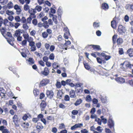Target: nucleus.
I'll return each mask as SVG.
<instances>
[{"mask_svg": "<svg viewBox=\"0 0 133 133\" xmlns=\"http://www.w3.org/2000/svg\"><path fill=\"white\" fill-rule=\"evenodd\" d=\"M108 125L109 127L110 128H113V131H115V129L114 126L115 123L114 121L112 119L111 116H110L109 118L108 121Z\"/></svg>", "mask_w": 133, "mask_h": 133, "instance_id": "obj_1", "label": "nucleus"}, {"mask_svg": "<svg viewBox=\"0 0 133 133\" xmlns=\"http://www.w3.org/2000/svg\"><path fill=\"white\" fill-rule=\"evenodd\" d=\"M24 31L22 30L19 29L16 31L14 34V36L15 38L19 37L20 36L21 34L24 33Z\"/></svg>", "mask_w": 133, "mask_h": 133, "instance_id": "obj_2", "label": "nucleus"}, {"mask_svg": "<svg viewBox=\"0 0 133 133\" xmlns=\"http://www.w3.org/2000/svg\"><path fill=\"white\" fill-rule=\"evenodd\" d=\"M14 9L16 10V13L17 15L20 14L22 11L21 7L17 4H15L14 6Z\"/></svg>", "mask_w": 133, "mask_h": 133, "instance_id": "obj_3", "label": "nucleus"}, {"mask_svg": "<svg viewBox=\"0 0 133 133\" xmlns=\"http://www.w3.org/2000/svg\"><path fill=\"white\" fill-rule=\"evenodd\" d=\"M125 28L122 25H119L118 28V31L120 34H123L125 32Z\"/></svg>", "mask_w": 133, "mask_h": 133, "instance_id": "obj_4", "label": "nucleus"}, {"mask_svg": "<svg viewBox=\"0 0 133 133\" xmlns=\"http://www.w3.org/2000/svg\"><path fill=\"white\" fill-rule=\"evenodd\" d=\"M49 82V80L48 79H43L40 82L39 85V87L44 86L48 83Z\"/></svg>", "mask_w": 133, "mask_h": 133, "instance_id": "obj_5", "label": "nucleus"}, {"mask_svg": "<svg viewBox=\"0 0 133 133\" xmlns=\"http://www.w3.org/2000/svg\"><path fill=\"white\" fill-rule=\"evenodd\" d=\"M35 43L34 42L29 43V45L31 47L30 49L31 51L34 52L36 50V47L35 45Z\"/></svg>", "mask_w": 133, "mask_h": 133, "instance_id": "obj_6", "label": "nucleus"}, {"mask_svg": "<svg viewBox=\"0 0 133 133\" xmlns=\"http://www.w3.org/2000/svg\"><path fill=\"white\" fill-rule=\"evenodd\" d=\"M121 65H124L125 67L124 68H130L132 66V65L128 61H125L123 63H122L121 64Z\"/></svg>", "mask_w": 133, "mask_h": 133, "instance_id": "obj_7", "label": "nucleus"}, {"mask_svg": "<svg viewBox=\"0 0 133 133\" xmlns=\"http://www.w3.org/2000/svg\"><path fill=\"white\" fill-rule=\"evenodd\" d=\"M46 94L47 95L48 97L50 99H51L52 98L54 95L53 92L52 91H46Z\"/></svg>", "mask_w": 133, "mask_h": 133, "instance_id": "obj_8", "label": "nucleus"}, {"mask_svg": "<svg viewBox=\"0 0 133 133\" xmlns=\"http://www.w3.org/2000/svg\"><path fill=\"white\" fill-rule=\"evenodd\" d=\"M116 81L118 83H123L125 82V80L122 77H118L116 78Z\"/></svg>", "mask_w": 133, "mask_h": 133, "instance_id": "obj_9", "label": "nucleus"}, {"mask_svg": "<svg viewBox=\"0 0 133 133\" xmlns=\"http://www.w3.org/2000/svg\"><path fill=\"white\" fill-rule=\"evenodd\" d=\"M46 105L45 102L44 101H42L40 104V107L42 111L44 110Z\"/></svg>", "mask_w": 133, "mask_h": 133, "instance_id": "obj_10", "label": "nucleus"}, {"mask_svg": "<svg viewBox=\"0 0 133 133\" xmlns=\"http://www.w3.org/2000/svg\"><path fill=\"white\" fill-rule=\"evenodd\" d=\"M43 127L40 123H38L36 126L38 132L40 131L43 128Z\"/></svg>", "mask_w": 133, "mask_h": 133, "instance_id": "obj_11", "label": "nucleus"}, {"mask_svg": "<svg viewBox=\"0 0 133 133\" xmlns=\"http://www.w3.org/2000/svg\"><path fill=\"white\" fill-rule=\"evenodd\" d=\"M13 121L17 127L19 126V125H17L16 124V123L17 122L18 120V116L16 115H14V117L13 118Z\"/></svg>", "mask_w": 133, "mask_h": 133, "instance_id": "obj_12", "label": "nucleus"}, {"mask_svg": "<svg viewBox=\"0 0 133 133\" xmlns=\"http://www.w3.org/2000/svg\"><path fill=\"white\" fill-rule=\"evenodd\" d=\"M31 117L30 115L29 114H24L22 117V119L24 121H25L28 118H30Z\"/></svg>", "mask_w": 133, "mask_h": 133, "instance_id": "obj_13", "label": "nucleus"}, {"mask_svg": "<svg viewBox=\"0 0 133 133\" xmlns=\"http://www.w3.org/2000/svg\"><path fill=\"white\" fill-rule=\"evenodd\" d=\"M49 71L48 68L47 67H45L42 73L43 75L45 76H47L49 74Z\"/></svg>", "mask_w": 133, "mask_h": 133, "instance_id": "obj_14", "label": "nucleus"}, {"mask_svg": "<svg viewBox=\"0 0 133 133\" xmlns=\"http://www.w3.org/2000/svg\"><path fill=\"white\" fill-rule=\"evenodd\" d=\"M70 97L72 98H74L76 96L74 90H71L70 92Z\"/></svg>", "mask_w": 133, "mask_h": 133, "instance_id": "obj_15", "label": "nucleus"}, {"mask_svg": "<svg viewBox=\"0 0 133 133\" xmlns=\"http://www.w3.org/2000/svg\"><path fill=\"white\" fill-rule=\"evenodd\" d=\"M127 52L128 55L130 57L133 56V49H130L127 51Z\"/></svg>", "mask_w": 133, "mask_h": 133, "instance_id": "obj_16", "label": "nucleus"}, {"mask_svg": "<svg viewBox=\"0 0 133 133\" xmlns=\"http://www.w3.org/2000/svg\"><path fill=\"white\" fill-rule=\"evenodd\" d=\"M102 8L105 10H108L109 8V6L107 4L104 3L102 5Z\"/></svg>", "mask_w": 133, "mask_h": 133, "instance_id": "obj_17", "label": "nucleus"}, {"mask_svg": "<svg viewBox=\"0 0 133 133\" xmlns=\"http://www.w3.org/2000/svg\"><path fill=\"white\" fill-rule=\"evenodd\" d=\"M6 94L9 97H12L14 96L13 93L10 90H7Z\"/></svg>", "mask_w": 133, "mask_h": 133, "instance_id": "obj_18", "label": "nucleus"}, {"mask_svg": "<svg viewBox=\"0 0 133 133\" xmlns=\"http://www.w3.org/2000/svg\"><path fill=\"white\" fill-rule=\"evenodd\" d=\"M111 26L114 29H115L116 27V21L114 20V18L111 22Z\"/></svg>", "mask_w": 133, "mask_h": 133, "instance_id": "obj_19", "label": "nucleus"}, {"mask_svg": "<svg viewBox=\"0 0 133 133\" xmlns=\"http://www.w3.org/2000/svg\"><path fill=\"white\" fill-rule=\"evenodd\" d=\"M35 10L38 12L41 11L42 9V7L39 5L36 6L35 8Z\"/></svg>", "mask_w": 133, "mask_h": 133, "instance_id": "obj_20", "label": "nucleus"}, {"mask_svg": "<svg viewBox=\"0 0 133 133\" xmlns=\"http://www.w3.org/2000/svg\"><path fill=\"white\" fill-rule=\"evenodd\" d=\"M82 102V100L81 99H78L75 103L74 104L75 106H77L80 104Z\"/></svg>", "mask_w": 133, "mask_h": 133, "instance_id": "obj_21", "label": "nucleus"}, {"mask_svg": "<svg viewBox=\"0 0 133 133\" xmlns=\"http://www.w3.org/2000/svg\"><path fill=\"white\" fill-rule=\"evenodd\" d=\"M29 13L30 14H36L37 13V11L35 10L34 9L30 8L28 11Z\"/></svg>", "mask_w": 133, "mask_h": 133, "instance_id": "obj_22", "label": "nucleus"}, {"mask_svg": "<svg viewBox=\"0 0 133 133\" xmlns=\"http://www.w3.org/2000/svg\"><path fill=\"white\" fill-rule=\"evenodd\" d=\"M14 7L13 3L11 2H9L7 4V7L9 9L12 8Z\"/></svg>", "mask_w": 133, "mask_h": 133, "instance_id": "obj_23", "label": "nucleus"}, {"mask_svg": "<svg viewBox=\"0 0 133 133\" xmlns=\"http://www.w3.org/2000/svg\"><path fill=\"white\" fill-rule=\"evenodd\" d=\"M48 23L47 21H44L43 24V26L45 28H47L49 26Z\"/></svg>", "mask_w": 133, "mask_h": 133, "instance_id": "obj_24", "label": "nucleus"}, {"mask_svg": "<svg viewBox=\"0 0 133 133\" xmlns=\"http://www.w3.org/2000/svg\"><path fill=\"white\" fill-rule=\"evenodd\" d=\"M24 10L25 11L29 10L30 9V7L28 4H25L23 7Z\"/></svg>", "mask_w": 133, "mask_h": 133, "instance_id": "obj_25", "label": "nucleus"}, {"mask_svg": "<svg viewBox=\"0 0 133 133\" xmlns=\"http://www.w3.org/2000/svg\"><path fill=\"white\" fill-rule=\"evenodd\" d=\"M92 46V48L94 49H96L97 51L99 50H101L100 46L98 45H91Z\"/></svg>", "mask_w": 133, "mask_h": 133, "instance_id": "obj_26", "label": "nucleus"}, {"mask_svg": "<svg viewBox=\"0 0 133 133\" xmlns=\"http://www.w3.org/2000/svg\"><path fill=\"white\" fill-rule=\"evenodd\" d=\"M123 39L121 38H119L117 39V42L118 45L121 44L123 43Z\"/></svg>", "mask_w": 133, "mask_h": 133, "instance_id": "obj_27", "label": "nucleus"}, {"mask_svg": "<svg viewBox=\"0 0 133 133\" xmlns=\"http://www.w3.org/2000/svg\"><path fill=\"white\" fill-rule=\"evenodd\" d=\"M70 36V32H65L64 35V37L66 39H68V37Z\"/></svg>", "mask_w": 133, "mask_h": 133, "instance_id": "obj_28", "label": "nucleus"}, {"mask_svg": "<svg viewBox=\"0 0 133 133\" xmlns=\"http://www.w3.org/2000/svg\"><path fill=\"white\" fill-rule=\"evenodd\" d=\"M93 26L95 29L97 28L99 26V23L94 22L93 23Z\"/></svg>", "mask_w": 133, "mask_h": 133, "instance_id": "obj_29", "label": "nucleus"}, {"mask_svg": "<svg viewBox=\"0 0 133 133\" xmlns=\"http://www.w3.org/2000/svg\"><path fill=\"white\" fill-rule=\"evenodd\" d=\"M6 14L8 15H11L14 14V13L12 11L9 10L6 11Z\"/></svg>", "mask_w": 133, "mask_h": 133, "instance_id": "obj_30", "label": "nucleus"}, {"mask_svg": "<svg viewBox=\"0 0 133 133\" xmlns=\"http://www.w3.org/2000/svg\"><path fill=\"white\" fill-rule=\"evenodd\" d=\"M33 92L34 95L35 96H37L39 94V91L38 90L36 89H35L34 91Z\"/></svg>", "mask_w": 133, "mask_h": 133, "instance_id": "obj_31", "label": "nucleus"}, {"mask_svg": "<svg viewBox=\"0 0 133 133\" xmlns=\"http://www.w3.org/2000/svg\"><path fill=\"white\" fill-rule=\"evenodd\" d=\"M0 30L2 34L4 37H5L4 34H6V31L5 30V29L3 28H2V29Z\"/></svg>", "mask_w": 133, "mask_h": 133, "instance_id": "obj_32", "label": "nucleus"}, {"mask_svg": "<svg viewBox=\"0 0 133 133\" xmlns=\"http://www.w3.org/2000/svg\"><path fill=\"white\" fill-rule=\"evenodd\" d=\"M84 65L85 68L87 70H89L90 69V66L87 63L84 62Z\"/></svg>", "mask_w": 133, "mask_h": 133, "instance_id": "obj_33", "label": "nucleus"}, {"mask_svg": "<svg viewBox=\"0 0 133 133\" xmlns=\"http://www.w3.org/2000/svg\"><path fill=\"white\" fill-rule=\"evenodd\" d=\"M23 34V36L25 39L27 40L29 37V35L27 33L24 34V33Z\"/></svg>", "mask_w": 133, "mask_h": 133, "instance_id": "obj_34", "label": "nucleus"}, {"mask_svg": "<svg viewBox=\"0 0 133 133\" xmlns=\"http://www.w3.org/2000/svg\"><path fill=\"white\" fill-rule=\"evenodd\" d=\"M23 27L25 30H26L27 29H28L29 26L28 25L27 23H26L23 24Z\"/></svg>", "mask_w": 133, "mask_h": 133, "instance_id": "obj_35", "label": "nucleus"}, {"mask_svg": "<svg viewBox=\"0 0 133 133\" xmlns=\"http://www.w3.org/2000/svg\"><path fill=\"white\" fill-rule=\"evenodd\" d=\"M15 20L17 22H19L21 21L20 17L18 16H16L15 17Z\"/></svg>", "mask_w": 133, "mask_h": 133, "instance_id": "obj_36", "label": "nucleus"}, {"mask_svg": "<svg viewBox=\"0 0 133 133\" xmlns=\"http://www.w3.org/2000/svg\"><path fill=\"white\" fill-rule=\"evenodd\" d=\"M28 41L29 42V43H32V42H34L33 41V38L31 37H29L28 39H27Z\"/></svg>", "mask_w": 133, "mask_h": 133, "instance_id": "obj_37", "label": "nucleus"}, {"mask_svg": "<svg viewBox=\"0 0 133 133\" xmlns=\"http://www.w3.org/2000/svg\"><path fill=\"white\" fill-rule=\"evenodd\" d=\"M101 100L102 102L103 103H106L107 101V97L105 96L104 97H102Z\"/></svg>", "mask_w": 133, "mask_h": 133, "instance_id": "obj_38", "label": "nucleus"}, {"mask_svg": "<svg viewBox=\"0 0 133 133\" xmlns=\"http://www.w3.org/2000/svg\"><path fill=\"white\" fill-rule=\"evenodd\" d=\"M42 37L44 38H46L48 36V33L46 32H44L42 33Z\"/></svg>", "mask_w": 133, "mask_h": 133, "instance_id": "obj_39", "label": "nucleus"}, {"mask_svg": "<svg viewBox=\"0 0 133 133\" xmlns=\"http://www.w3.org/2000/svg\"><path fill=\"white\" fill-rule=\"evenodd\" d=\"M36 46L38 48H41L42 44L41 42H38L36 43Z\"/></svg>", "mask_w": 133, "mask_h": 133, "instance_id": "obj_40", "label": "nucleus"}, {"mask_svg": "<svg viewBox=\"0 0 133 133\" xmlns=\"http://www.w3.org/2000/svg\"><path fill=\"white\" fill-rule=\"evenodd\" d=\"M63 92L61 91H58L57 95L58 97H61L63 94Z\"/></svg>", "mask_w": 133, "mask_h": 133, "instance_id": "obj_41", "label": "nucleus"}, {"mask_svg": "<svg viewBox=\"0 0 133 133\" xmlns=\"http://www.w3.org/2000/svg\"><path fill=\"white\" fill-rule=\"evenodd\" d=\"M54 54L53 53L51 54L49 56V59L51 60H53L54 59Z\"/></svg>", "mask_w": 133, "mask_h": 133, "instance_id": "obj_42", "label": "nucleus"}, {"mask_svg": "<svg viewBox=\"0 0 133 133\" xmlns=\"http://www.w3.org/2000/svg\"><path fill=\"white\" fill-rule=\"evenodd\" d=\"M57 18V16L55 15H54V16H53V17L52 18V20L56 24H57V23L56 19Z\"/></svg>", "mask_w": 133, "mask_h": 133, "instance_id": "obj_43", "label": "nucleus"}, {"mask_svg": "<svg viewBox=\"0 0 133 133\" xmlns=\"http://www.w3.org/2000/svg\"><path fill=\"white\" fill-rule=\"evenodd\" d=\"M29 64H32L34 63V60L32 58H29L28 60Z\"/></svg>", "mask_w": 133, "mask_h": 133, "instance_id": "obj_44", "label": "nucleus"}, {"mask_svg": "<svg viewBox=\"0 0 133 133\" xmlns=\"http://www.w3.org/2000/svg\"><path fill=\"white\" fill-rule=\"evenodd\" d=\"M97 131H98L99 132H102L103 129L100 126H98L96 129Z\"/></svg>", "mask_w": 133, "mask_h": 133, "instance_id": "obj_45", "label": "nucleus"}, {"mask_svg": "<svg viewBox=\"0 0 133 133\" xmlns=\"http://www.w3.org/2000/svg\"><path fill=\"white\" fill-rule=\"evenodd\" d=\"M86 100L88 102L91 101V96L89 95L87 96L86 98Z\"/></svg>", "mask_w": 133, "mask_h": 133, "instance_id": "obj_46", "label": "nucleus"}, {"mask_svg": "<svg viewBox=\"0 0 133 133\" xmlns=\"http://www.w3.org/2000/svg\"><path fill=\"white\" fill-rule=\"evenodd\" d=\"M0 91L3 94H6V91L3 88H0Z\"/></svg>", "mask_w": 133, "mask_h": 133, "instance_id": "obj_47", "label": "nucleus"}, {"mask_svg": "<svg viewBox=\"0 0 133 133\" xmlns=\"http://www.w3.org/2000/svg\"><path fill=\"white\" fill-rule=\"evenodd\" d=\"M117 37V35H114L112 37V41L114 44L116 41V39Z\"/></svg>", "mask_w": 133, "mask_h": 133, "instance_id": "obj_48", "label": "nucleus"}, {"mask_svg": "<svg viewBox=\"0 0 133 133\" xmlns=\"http://www.w3.org/2000/svg\"><path fill=\"white\" fill-rule=\"evenodd\" d=\"M32 23L35 25H36L37 24V21L36 19H34L32 21Z\"/></svg>", "mask_w": 133, "mask_h": 133, "instance_id": "obj_49", "label": "nucleus"}, {"mask_svg": "<svg viewBox=\"0 0 133 133\" xmlns=\"http://www.w3.org/2000/svg\"><path fill=\"white\" fill-rule=\"evenodd\" d=\"M27 42V40L24 39L21 42V44L22 46H24L26 45Z\"/></svg>", "mask_w": 133, "mask_h": 133, "instance_id": "obj_50", "label": "nucleus"}, {"mask_svg": "<svg viewBox=\"0 0 133 133\" xmlns=\"http://www.w3.org/2000/svg\"><path fill=\"white\" fill-rule=\"evenodd\" d=\"M95 121L97 122L98 124L101 125V119L99 118H96L95 119Z\"/></svg>", "mask_w": 133, "mask_h": 133, "instance_id": "obj_51", "label": "nucleus"}, {"mask_svg": "<svg viewBox=\"0 0 133 133\" xmlns=\"http://www.w3.org/2000/svg\"><path fill=\"white\" fill-rule=\"evenodd\" d=\"M8 0H1V3L3 5H5L8 2Z\"/></svg>", "mask_w": 133, "mask_h": 133, "instance_id": "obj_52", "label": "nucleus"}, {"mask_svg": "<svg viewBox=\"0 0 133 133\" xmlns=\"http://www.w3.org/2000/svg\"><path fill=\"white\" fill-rule=\"evenodd\" d=\"M56 86L58 88H60L61 86V83L59 82H57L56 84Z\"/></svg>", "mask_w": 133, "mask_h": 133, "instance_id": "obj_53", "label": "nucleus"}, {"mask_svg": "<svg viewBox=\"0 0 133 133\" xmlns=\"http://www.w3.org/2000/svg\"><path fill=\"white\" fill-rule=\"evenodd\" d=\"M36 31L34 30H33L30 32V35H31L34 37L35 36V35L36 34Z\"/></svg>", "mask_w": 133, "mask_h": 133, "instance_id": "obj_54", "label": "nucleus"}, {"mask_svg": "<svg viewBox=\"0 0 133 133\" xmlns=\"http://www.w3.org/2000/svg\"><path fill=\"white\" fill-rule=\"evenodd\" d=\"M20 24L18 22H16L14 24V27L16 29H17L20 26Z\"/></svg>", "mask_w": 133, "mask_h": 133, "instance_id": "obj_55", "label": "nucleus"}, {"mask_svg": "<svg viewBox=\"0 0 133 133\" xmlns=\"http://www.w3.org/2000/svg\"><path fill=\"white\" fill-rule=\"evenodd\" d=\"M48 57L47 56H44L43 58V61L45 62L48 61Z\"/></svg>", "mask_w": 133, "mask_h": 133, "instance_id": "obj_56", "label": "nucleus"}, {"mask_svg": "<svg viewBox=\"0 0 133 133\" xmlns=\"http://www.w3.org/2000/svg\"><path fill=\"white\" fill-rule=\"evenodd\" d=\"M76 127L77 128H80L83 126V124L82 123H78L75 124Z\"/></svg>", "mask_w": 133, "mask_h": 133, "instance_id": "obj_57", "label": "nucleus"}, {"mask_svg": "<svg viewBox=\"0 0 133 133\" xmlns=\"http://www.w3.org/2000/svg\"><path fill=\"white\" fill-rule=\"evenodd\" d=\"M118 50L119 53L120 55H122L123 54L124 52L123 49L122 48H119Z\"/></svg>", "mask_w": 133, "mask_h": 133, "instance_id": "obj_58", "label": "nucleus"}, {"mask_svg": "<svg viewBox=\"0 0 133 133\" xmlns=\"http://www.w3.org/2000/svg\"><path fill=\"white\" fill-rule=\"evenodd\" d=\"M50 44H49L47 43H46L45 44V46L46 48V49L48 50L50 47Z\"/></svg>", "mask_w": 133, "mask_h": 133, "instance_id": "obj_59", "label": "nucleus"}, {"mask_svg": "<svg viewBox=\"0 0 133 133\" xmlns=\"http://www.w3.org/2000/svg\"><path fill=\"white\" fill-rule=\"evenodd\" d=\"M71 113L73 115H76L78 114V112L77 110H74L72 111Z\"/></svg>", "mask_w": 133, "mask_h": 133, "instance_id": "obj_60", "label": "nucleus"}, {"mask_svg": "<svg viewBox=\"0 0 133 133\" xmlns=\"http://www.w3.org/2000/svg\"><path fill=\"white\" fill-rule=\"evenodd\" d=\"M52 66L53 68L54 69H56L58 67V65H57V63H53Z\"/></svg>", "mask_w": 133, "mask_h": 133, "instance_id": "obj_61", "label": "nucleus"}, {"mask_svg": "<svg viewBox=\"0 0 133 133\" xmlns=\"http://www.w3.org/2000/svg\"><path fill=\"white\" fill-rule=\"evenodd\" d=\"M95 112V108H93L91 109L90 111V113L91 114H93Z\"/></svg>", "mask_w": 133, "mask_h": 133, "instance_id": "obj_62", "label": "nucleus"}, {"mask_svg": "<svg viewBox=\"0 0 133 133\" xmlns=\"http://www.w3.org/2000/svg\"><path fill=\"white\" fill-rule=\"evenodd\" d=\"M81 133H88V131L86 129H83L81 131Z\"/></svg>", "mask_w": 133, "mask_h": 133, "instance_id": "obj_63", "label": "nucleus"}, {"mask_svg": "<svg viewBox=\"0 0 133 133\" xmlns=\"http://www.w3.org/2000/svg\"><path fill=\"white\" fill-rule=\"evenodd\" d=\"M129 17L127 15H126L124 18L125 21L126 22H128L129 21Z\"/></svg>", "mask_w": 133, "mask_h": 133, "instance_id": "obj_64", "label": "nucleus"}]
</instances>
